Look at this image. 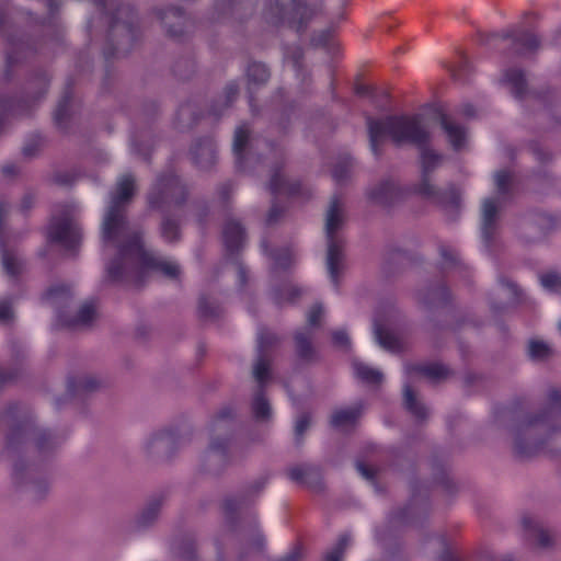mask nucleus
<instances>
[{
	"label": "nucleus",
	"mask_w": 561,
	"mask_h": 561,
	"mask_svg": "<svg viewBox=\"0 0 561 561\" xmlns=\"http://www.w3.org/2000/svg\"><path fill=\"white\" fill-rule=\"evenodd\" d=\"M323 314V307L321 305H314L308 313V324L310 327L318 325Z\"/></svg>",
	"instance_id": "338daca9"
},
{
	"label": "nucleus",
	"mask_w": 561,
	"mask_h": 561,
	"mask_svg": "<svg viewBox=\"0 0 561 561\" xmlns=\"http://www.w3.org/2000/svg\"><path fill=\"white\" fill-rule=\"evenodd\" d=\"M439 124L447 135L448 141L455 150L462 148L466 141V130L463 126L457 124L450 116L439 113Z\"/></svg>",
	"instance_id": "393cba45"
},
{
	"label": "nucleus",
	"mask_w": 561,
	"mask_h": 561,
	"mask_svg": "<svg viewBox=\"0 0 561 561\" xmlns=\"http://www.w3.org/2000/svg\"><path fill=\"white\" fill-rule=\"evenodd\" d=\"M369 145L375 156L380 154V146L386 137L400 147L412 145L423 147L431 141V131L423 122L421 115L387 116L383 119L367 121Z\"/></svg>",
	"instance_id": "20e7f679"
},
{
	"label": "nucleus",
	"mask_w": 561,
	"mask_h": 561,
	"mask_svg": "<svg viewBox=\"0 0 561 561\" xmlns=\"http://www.w3.org/2000/svg\"><path fill=\"white\" fill-rule=\"evenodd\" d=\"M332 37V31L330 28L322 30L311 37V45L313 47L325 46Z\"/></svg>",
	"instance_id": "4d7b16f0"
},
{
	"label": "nucleus",
	"mask_w": 561,
	"mask_h": 561,
	"mask_svg": "<svg viewBox=\"0 0 561 561\" xmlns=\"http://www.w3.org/2000/svg\"><path fill=\"white\" fill-rule=\"evenodd\" d=\"M511 187H512V175L507 172H500L496 175V191L499 194L497 202L493 201V216L497 208H501L511 196Z\"/></svg>",
	"instance_id": "473e14b6"
},
{
	"label": "nucleus",
	"mask_w": 561,
	"mask_h": 561,
	"mask_svg": "<svg viewBox=\"0 0 561 561\" xmlns=\"http://www.w3.org/2000/svg\"><path fill=\"white\" fill-rule=\"evenodd\" d=\"M407 369H408V373L421 374V375L425 376L426 378H428L433 382L440 381L443 379H446L449 376V369L438 363L412 366V367H408Z\"/></svg>",
	"instance_id": "2f4dec72"
},
{
	"label": "nucleus",
	"mask_w": 561,
	"mask_h": 561,
	"mask_svg": "<svg viewBox=\"0 0 561 561\" xmlns=\"http://www.w3.org/2000/svg\"><path fill=\"white\" fill-rule=\"evenodd\" d=\"M14 319V311L11 302L8 300L0 301V322L8 323Z\"/></svg>",
	"instance_id": "680f3d73"
},
{
	"label": "nucleus",
	"mask_w": 561,
	"mask_h": 561,
	"mask_svg": "<svg viewBox=\"0 0 561 561\" xmlns=\"http://www.w3.org/2000/svg\"><path fill=\"white\" fill-rule=\"evenodd\" d=\"M72 294L68 286L57 285L47 293V299L58 310V323L69 330H81L91 325L96 318V309L92 302L83 304L75 316L68 314L65 307L71 301Z\"/></svg>",
	"instance_id": "6e6552de"
},
{
	"label": "nucleus",
	"mask_w": 561,
	"mask_h": 561,
	"mask_svg": "<svg viewBox=\"0 0 561 561\" xmlns=\"http://www.w3.org/2000/svg\"><path fill=\"white\" fill-rule=\"evenodd\" d=\"M75 208L64 206L58 216H54L48 227V240L59 243L67 250H75L81 242V231L73 218Z\"/></svg>",
	"instance_id": "9b49d317"
},
{
	"label": "nucleus",
	"mask_w": 561,
	"mask_h": 561,
	"mask_svg": "<svg viewBox=\"0 0 561 561\" xmlns=\"http://www.w3.org/2000/svg\"><path fill=\"white\" fill-rule=\"evenodd\" d=\"M436 202L444 208L451 219H455L461 205V192L450 186L443 194H439Z\"/></svg>",
	"instance_id": "7c9ffc66"
},
{
	"label": "nucleus",
	"mask_w": 561,
	"mask_h": 561,
	"mask_svg": "<svg viewBox=\"0 0 561 561\" xmlns=\"http://www.w3.org/2000/svg\"><path fill=\"white\" fill-rule=\"evenodd\" d=\"M231 409H222L218 414V420L213 425V437L210 439L209 448L205 455V465L209 470H219L227 460V450L229 437L225 435L221 437V420L231 415Z\"/></svg>",
	"instance_id": "4468645a"
},
{
	"label": "nucleus",
	"mask_w": 561,
	"mask_h": 561,
	"mask_svg": "<svg viewBox=\"0 0 561 561\" xmlns=\"http://www.w3.org/2000/svg\"><path fill=\"white\" fill-rule=\"evenodd\" d=\"M250 134L251 130L245 124L238 126L234 130L232 149L236 156L237 168L239 170L250 169L253 161V157L250 156L248 150L250 146Z\"/></svg>",
	"instance_id": "6ab92c4d"
},
{
	"label": "nucleus",
	"mask_w": 561,
	"mask_h": 561,
	"mask_svg": "<svg viewBox=\"0 0 561 561\" xmlns=\"http://www.w3.org/2000/svg\"><path fill=\"white\" fill-rule=\"evenodd\" d=\"M161 233L162 237L169 242L178 240L180 233L178 222L167 217L163 218L161 224Z\"/></svg>",
	"instance_id": "8fccbe9b"
},
{
	"label": "nucleus",
	"mask_w": 561,
	"mask_h": 561,
	"mask_svg": "<svg viewBox=\"0 0 561 561\" xmlns=\"http://www.w3.org/2000/svg\"><path fill=\"white\" fill-rule=\"evenodd\" d=\"M440 255L443 257V264L445 267H450L458 261L457 253L449 247L442 245L439 248Z\"/></svg>",
	"instance_id": "bf43d9fd"
},
{
	"label": "nucleus",
	"mask_w": 561,
	"mask_h": 561,
	"mask_svg": "<svg viewBox=\"0 0 561 561\" xmlns=\"http://www.w3.org/2000/svg\"><path fill=\"white\" fill-rule=\"evenodd\" d=\"M35 53V48L24 39H12L5 58V75L13 66L27 59Z\"/></svg>",
	"instance_id": "b1692460"
},
{
	"label": "nucleus",
	"mask_w": 561,
	"mask_h": 561,
	"mask_svg": "<svg viewBox=\"0 0 561 561\" xmlns=\"http://www.w3.org/2000/svg\"><path fill=\"white\" fill-rule=\"evenodd\" d=\"M399 318L398 312L390 311L377 316L374 320V334L377 343L390 352H398L402 348L401 341L392 333V329L398 324Z\"/></svg>",
	"instance_id": "dca6fc26"
},
{
	"label": "nucleus",
	"mask_w": 561,
	"mask_h": 561,
	"mask_svg": "<svg viewBox=\"0 0 561 561\" xmlns=\"http://www.w3.org/2000/svg\"><path fill=\"white\" fill-rule=\"evenodd\" d=\"M350 543V537L342 536L337 543L325 554V561H342L344 552Z\"/></svg>",
	"instance_id": "09e8293b"
},
{
	"label": "nucleus",
	"mask_w": 561,
	"mask_h": 561,
	"mask_svg": "<svg viewBox=\"0 0 561 561\" xmlns=\"http://www.w3.org/2000/svg\"><path fill=\"white\" fill-rule=\"evenodd\" d=\"M332 340H333V344L336 347H340L343 350H347L350 347V344H351L350 337H348L347 333L343 330L334 331L332 333Z\"/></svg>",
	"instance_id": "e2e57ef3"
},
{
	"label": "nucleus",
	"mask_w": 561,
	"mask_h": 561,
	"mask_svg": "<svg viewBox=\"0 0 561 561\" xmlns=\"http://www.w3.org/2000/svg\"><path fill=\"white\" fill-rule=\"evenodd\" d=\"M296 352L298 356L305 360H312L316 358V351L311 344V333L297 332L295 334Z\"/></svg>",
	"instance_id": "e433bc0d"
},
{
	"label": "nucleus",
	"mask_w": 561,
	"mask_h": 561,
	"mask_svg": "<svg viewBox=\"0 0 561 561\" xmlns=\"http://www.w3.org/2000/svg\"><path fill=\"white\" fill-rule=\"evenodd\" d=\"M353 367L356 377L364 382L379 385L383 379V375L381 371L371 368L363 363L354 362Z\"/></svg>",
	"instance_id": "58836bf2"
},
{
	"label": "nucleus",
	"mask_w": 561,
	"mask_h": 561,
	"mask_svg": "<svg viewBox=\"0 0 561 561\" xmlns=\"http://www.w3.org/2000/svg\"><path fill=\"white\" fill-rule=\"evenodd\" d=\"M407 191L393 179H383L370 185L366 195L369 202L379 206H391L405 196Z\"/></svg>",
	"instance_id": "a211bd4d"
},
{
	"label": "nucleus",
	"mask_w": 561,
	"mask_h": 561,
	"mask_svg": "<svg viewBox=\"0 0 561 561\" xmlns=\"http://www.w3.org/2000/svg\"><path fill=\"white\" fill-rule=\"evenodd\" d=\"M16 405H10L0 413V425L10 427L4 446V455L12 463V479L16 486L38 484L39 491L47 490V483L39 473V461L34 459L38 454L41 459L48 455L57 445L53 435L48 432L34 434L28 442L32 427L27 423H16Z\"/></svg>",
	"instance_id": "f03ea898"
},
{
	"label": "nucleus",
	"mask_w": 561,
	"mask_h": 561,
	"mask_svg": "<svg viewBox=\"0 0 561 561\" xmlns=\"http://www.w3.org/2000/svg\"><path fill=\"white\" fill-rule=\"evenodd\" d=\"M265 383H260V389L256 391L252 401V412L256 421H267L272 416V408L267 399L264 397L262 387Z\"/></svg>",
	"instance_id": "f704fd0d"
},
{
	"label": "nucleus",
	"mask_w": 561,
	"mask_h": 561,
	"mask_svg": "<svg viewBox=\"0 0 561 561\" xmlns=\"http://www.w3.org/2000/svg\"><path fill=\"white\" fill-rule=\"evenodd\" d=\"M288 477L309 489L320 492L323 490L322 474L318 467L312 465H300L288 469Z\"/></svg>",
	"instance_id": "4be33fe9"
},
{
	"label": "nucleus",
	"mask_w": 561,
	"mask_h": 561,
	"mask_svg": "<svg viewBox=\"0 0 561 561\" xmlns=\"http://www.w3.org/2000/svg\"><path fill=\"white\" fill-rule=\"evenodd\" d=\"M548 410L529 415L519 424L514 439V450L519 457L535 455L540 445L538 438L551 435L561 425V390L548 392Z\"/></svg>",
	"instance_id": "39448f33"
},
{
	"label": "nucleus",
	"mask_w": 561,
	"mask_h": 561,
	"mask_svg": "<svg viewBox=\"0 0 561 561\" xmlns=\"http://www.w3.org/2000/svg\"><path fill=\"white\" fill-rule=\"evenodd\" d=\"M152 12L172 38H182L192 30L191 20L180 7H157Z\"/></svg>",
	"instance_id": "2eb2a0df"
},
{
	"label": "nucleus",
	"mask_w": 561,
	"mask_h": 561,
	"mask_svg": "<svg viewBox=\"0 0 561 561\" xmlns=\"http://www.w3.org/2000/svg\"><path fill=\"white\" fill-rule=\"evenodd\" d=\"M271 71L265 64L253 61L247 68L248 90L250 93L267 83Z\"/></svg>",
	"instance_id": "cd10ccee"
},
{
	"label": "nucleus",
	"mask_w": 561,
	"mask_h": 561,
	"mask_svg": "<svg viewBox=\"0 0 561 561\" xmlns=\"http://www.w3.org/2000/svg\"><path fill=\"white\" fill-rule=\"evenodd\" d=\"M180 445V436L171 428H160L150 433L142 442L144 453L151 458L169 459Z\"/></svg>",
	"instance_id": "f8f14e48"
},
{
	"label": "nucleus",
	"mask_w": 561,
	"mask_h": 561,
	"mask_svg": "<svg viewBox=\"0 0 561 561\" xmlns=\"http://www.w3.org/2000/svg\"><path fill=\"white\" fill-rule=\"evenodd\" d=\"M265 486V479L259 478L250 482L239 494L228 496L222 502L226 528L241 546V558L263 557L265 552V538L259 528L256 517L238 515Z\"/></svg>",
	"instance_id": "7ed1b4c3"
},
{
	"label": "nucleus",
	"mask_w": 561,
	"mask_h": 561,
	"mask_svg": "<svg viewBox=\"0 0 561 561\" xmlns=\"http://www.w3.org/2000/svg\"><path fill=\"white\" fill-rule=\"evenodd\" d=\"M362 404L335 411L331 416V425L337 430L353 426L362 414Z\"/></svg>",
	"instance_id": "c85d7f7f"
},
{
	"label": "nucleus",
	"mask_w": 561,
	"mask_h": 561,
	"mask_svg": "<svg viewBox=\"0 0 561 561\" xmlns=\"http://www.w3.org/2000/svg\"><path fill=\"white\" fill-rule=\"evenodd\" d=\"M346 224V209L339 196H332L324 214V232L327 240L325 265L330 278L337 284L345 268V241L342 230Z\"/></svg>",
	"instance_id": "423d86ee"
},
{
	"label": "nucleus",
	"mask_w": 561,
	"mask_h": 561,
	"mask_svg": "<svg viewBox=\"0 0 561 561\" xmlns=\"http://www.w3.org/2000/svg\"><path fill=\"white\" fill-rule=\"evenodd\" d=\"M274 266L273 268L285 270L290 266L293 261V254L288 249L278 250L273 254Z\"/></svg>",
	"instance_id": "603ef678"
},
{
	"label": "nucleus",
	"mask_w": 561,
	"mask_h": 561,
	"mask_svg": "<svg viewBox=\"0 0 561 561\" xmlns=\"http://www.w3.org/2000/svg\"><path fill=\"white\" fill-rule=\"evenodd\" d=\"M497 296L500 299H507L510 302L515 304L518 301V288L515 284L501 279Z\"/></svg>",
	"instance_id": "49530a36"
},
{
	"label": "nucleus",
	"mask_w": 561,
	"mask_h": 561,
	"mask_svg": "<svg viewBox=\"0 0 561 561\" xmlns=\"http://www.w3.org/2000/svg\"><path fill=\"white\" fill-rule=\"evenodd\" d=\"M69 102V96H64L55 111L54 117L59 126H62L68 117Z\"/></svg>",
	"instance_id": "6e6d98bb"
},
{
	"label": "nucleus",
	"mask_w": 561,
	"mask_h": 561,
	"mask_svg": "<svg viewBox=\"0 0 561 561\" xmlns=\"http://www.w3.org/2000/svg\"><path fill=\"white\" fill-rule=\"evenodd\" d=\"M541 284L543 287L548 288V289H554V290H560L561 288V276L557 275V274H546V275H542L541 278Z\"/></svg>",
	"instance_id": "13d9d810"
},
{
	"label": "nucleus",
	"mask_w": 561,
	"mask_h": 561,
	"mask_svg": "<svg viewBox=\"0 0 561 561\" xmlns=\"http://www.w3.org/2000/svg\"><path fill=\"white\" fill-rule=\"evenodd\" d=\"M104 387V379L94 374H78L68 379V389L76 397L92 394Z\"/></svg>",
	"instance_id": "412c9836"
},
{
	"label": "nucleus",
	"mask_w": 561,
	"mask_h": 561,
	"mask_svg": "<svg viewBox=\"0 0 561 561\" xmlns=\"http://www.w3.org/2000/svg\"><path fill=\"white\" fill-rule=\"evenodd\" d=\"M448 297L445 287H428L419 293V301L425 307H436L446 302Z\"/></svg>",
	"instance_id": "72a5a7b5"
},
{
	"label": "nucleus",
	"mask_w": 561,
	"mask_h": 561,
	"mask_svg": "<svg viewBox=\"0 0 561 561\" xmlns=\"http://www.w3.org/2000/svg\"><path fill=\"white\" fill-rule=\"evenodd\" d=\"M268 190L274 195H295L299 192L298 182H289L279 169L272 171Z\"/></svg>",
	"instance_id": "bb28decb"
},
{
	"label": "nucleus",
	"mask_w": 561,
	"mask_h": 561,
	"mask_svg": "<svg viewBox=\"0 0 561 561\" xmlns=\"http://www.w3.org/2000/svg\"><path fill=\"white\" fill-rule=\"evenodd\" d=\"M524 537L538 551H551L557 546L556 535L536 516L525 514L520 518Z\"/></svg>",
	"instance_id": "ddd939ff"
},
{
	"label": "nucleus",
	"mask_w": 561,
	"mask_h": 561,
	"mask_svg": "<svg viewBox=\"0 0 561 561\" xmlns=\"http://www.w3.org/2000/svg\"><path fill=\"white\" fill-rule=\"evenodd\" d=\"M491 226V199L485 198L482 208V236L485 243H489V229Z\"/></svg>",
	"instance_id": "864d4df0"
},
{
	"label": "nucleus",
	"mask_w": 561,
	"mask_h": 561,
	"mask_svg": "<svg viewBox=\"0 0 561 561\" xmlns=\"http://www.w3.org/2000/svg\"><path fill=\"white\" fill-rule=\"evenodd\" d=\"M353 167L352 159L350 157L343 158L340 162H337L332 171V175L336 182H342L348 179L351 170Z\"/></svg>",
	"instance_id": "de8ad7c7"
},
{
	"label": "nucleus",
	"mask_w": 561,
	"mask_h": 561,
	"mask_svg": "<svg viewBox=\"0 0 561 561\" xmlns=\"http://www.w3.org/2000/svg\"><path fill=\"white\" fill-rule=\"evenodd\" d=\"M505 80L511 84L513 92L517 96L523 95V93L525 91L526 82H525V78H524V75L522 71H519V70L507 71L505 75Z\"/></svg>",
	"instance_id": "a18cd8bd"
},
{
	"label": "nucleus",
	"mask_w": 561,
	"mask_h": 561,
	"mask_svg": "<svg viewBox=\"0 0 561 561\" xmlns=\"http://www.w3.org/2000/svg\"><path fill=\"white\" fill-rule=\"evenodd\" d=\"M311 425V415L309 413H302L296 421L295 424V437L298 445L304 440V434Z\"/></svg>",
	"instance_id": "3c124183"
},
{
	"label": "nucleus",
	"mask_w": 561,
	"mask_h": 561,
	"mask_svg": "<svg viewBox=\"0 0 561 561\" xmlns=\"http://www.w3.org/2000/svg\"><path fill=\"white\" fill-rule=\"evenodd\" d=\"M1 255L2 265L8 275L16 276L22 272L23 262L14 252L1 249Z\"/></svg>",
	"instance_id": "ea45409f"
},
{
	"label": "nucleus",
	"mask_w": 561,
	"mask_h": 561,
	"mask_svg": "<svg viewBox=\"0 0 561 561\" xmlns=\"http://www.w3.org/2000/svg\"><path fill=\"white\" fill-rule=\"evenodd\" d=\"M317 13L318 8L304 0H266L263 14L267 23L287 24L301 32Z\"/></svg>",
	"instance_id": "0eeeda50"
},
{
	"label": "nucleus",
	"mask_w": 561,
	"mask_h": 561,
	"mask_svg": "<svg viewBox=\"0 0 561 561\" xmlns=\"http://www.w3.org/2000/svg\"><path fill=\"white\" fill-rule=\"evenodd\" d=\"M305 550L301 546H295L288 553L275 561H302Z\"/></svg>",
	"instance_id": "69168bd1"
},
{
	"label": "nucleus",
	"mask_w": 561,
	"mask_h": 561,
	"mask_svg": "<svg viewBox=\"0 0 561 561\" xmlns=\"http://www.w3.org/2000/svg\"><path fill=\"white\" fill-rule=\"evenodd\" d=\"M403 405L417 420H424L428 415L427 408L409 385L403 387Z\"/></svg>",
	"instance_id": "c756f323"
},
{
	"label": "nucleus",
	"mask_w": 561,
	"mask_h": 561,
	"mask_svg": "<svg viewBox=\"0 0 561 561\" xmlns=\"http://www.w3.org/2000/svg\"><path fill=\"white\" fill-rule=\"evenodd\" d=\"M192 160L201 170H210L217 160L213 140L206 138L197 141L191 150Z\"/></svg>",
	"instance_id": "5701e85b"
},
{
	"label": "nucleus",
	"mask_w": 561,
	"mask_h": 561,
	"mask_svg": "<svg viewBox=\"0 0 561 561\" xmlns=\"http://www.w3.org/2000/svg\"><path fill=\"white\" fill-rule=\"evenodd\" d=\"M518 44L522 45L518 50L526 53L536 49L539 46V39L535 34L525 33L519 37Z\"/></svg>",
	"instance_id": "5fc2aeb1"
},
{
	"label": "nucleus",
	"mask_w": 561,
	"mask_h": 561,
	"mask_svg": "<svg viewBox=\"0 0 561 561\" xmlns=\"http://www.w3.org/2000/svg\"><path fill=\"white\" fill-rule=\"evenodd\" d=\"M137 191L136 178L123 174L118 178L102 221V243L106 252L115 250V256L106 266L107 277L113 282L141 285L145 276L152 272L176 279L180 265L159 254L147 251L140 233L130 228L126 211Z\"/></svg>",
	"instance_id": "f257e3e1"
},
{
	"label": "nucleus",
	"mask_w": 561,
	"mask_h": 561,
	"mask_svg": "<svg viewBox=\"0 0 561 561\" xmlns=\"http://www.w3.org/2000/svg\"><path fill=\"white\" fill-rule=\"evenodd\" d=\"M193 114V108L191 105H183L180 107L178 112V123L182 128L191 127L192 122L188 121V117Z\"/></svg>",
	"instance_id": "052dcab7"
},
{
	"label": "nucleus",
	"mask_w": 561,
	"mask_h": 561,
	"mask_svg": "<svg viewBox=\"0 0 561 561\" xmlns=\"http://www.w3.org/2000/svg\"><path fill=\"white\" fill-rule=\"evenodd\" d=\"M222 236L225 245L230 252L239 250L245 241L244 228L234 219H228L225 222Z\"/></svg>",
	"instance_id": "a878e982"
},
{
	"label": "nucleus",
	"mask_w": 561,
	"mask_h": 561,
	"mask_svg": "<svg viewBox=\"0 0 561 561\" xmlns=\"http://www.w3.org/2000/svg\"><path fill=\"white\" fill-rule=\"evenodd\" d=\"M529 356L535 360H545L552 355V348L539 340H531L528 344Z\"/></svg>",
	"instance_id": "a19ab883"
},
{
	"label": "nucleus",
	"mask_w": 561,
	"mask_h": 561,
	"mask_svg": "<svg viewBox=\"0 0 561 561\" xmlns=\"http://www.w3.org/2000/svg\"><path fill=\"white\" fill-rule=\"evenodd\" d=\"M415 192L421 196L436 201L439 194L436 187L431 183L430 174L421 173V181L415 186Z\"/></svg>",
	"instance_id": "c03bdc74"
},
{
	"label": "nucleus",
	"mask_w": 561,
	"mask_h": 561,
	"mask_svg": "<svg viewBox=\"0 0 561 561\" xmlns=\"http://www.w3.org/2000/svg\"><path fill=\"white\" fill-rule=\"evenodd\" d=\"M164 497L154 495L150 497L134 518V527L137 530H145L154 526L160 517Z\"/></svg>",
	"instance_id": "aec40b11"
},
{
	"label": "nucleus",
	"mask_w": 561,
	"mask_h": 561,
	"mask_svg": "<svg viewBox=\"0 0 561 561\" xmlns=\"http://www.w3.org/2000/svg\"><path fill=\"white\" fill-rule=\"evenodd\" d=\"M195 71V62L192 57L179 58L173 65V72L180 79H188Z\"/></svg>",
	"instance_id": "79ce46f5"
},
{
	"label": "nucleus",
	"mask_w": 561,
	"mask_h": 561,
	"mask_svg": "<svg viewBox=\"0 0 561 561\" xmlns=\"http://www.w3.org/2000/svg\"><path fill=\"white\" fill-rule=\"evenodd\" d=\"M239 94V87L234 82L226 85L222 96H220L211 106L210 112L215 116L222 114L224 110L228 108Z\"/></svg>",
	"instance_id": "c9c22d12"
},
{
	"label": "nucleus",
	"mask_w": 561,
	"mask_h": 561,
	"mask_svg": "<svg viewBox=\"0 0 561 561\" xmlns=\"http://www.w3.org/2000/svg\"><path fill=\"white\" fill-rule=\"evenodd\" d=\"M279 343V337L273 333L267 331L266 329H261L257 334V355L256 360L252 368L253 378L263 383L267 380L270 376V358L267 356V351Z\"/></svg>",
	"instance_id": "f3484780"
},
{
	"label": "nucleus",
	"mask_w": 561,
	"mask_h": 561,
	"mask_svg": "<svg viewBox=\"0 0 561 561\" xmlns=\"http://www.w3.org/2000/svg\"><path fill=\"white\" fill-rule=\"evenodd\" d=\"M187 196L185 185L172 172L168 171L157 176L147 195V203L151 209L163 210L172 206H181Z\"/></svg>",
	"instance_id": "1a4fd4ad"
},
{
	"label": "nucleus",
	"mask_w": 561,
	"mask_h": 561,
	"mask_svg": "<svg viewBox=\"0 0 561 561\" xmlns=\"http://www.w3.org/2000/svg\"><path fill=\"white\" fill-rule=\"evenodd\" d=\"M137 15L128 4H118L111 16L108 41L114 45L113 55H125L136 37Z\"/></svg>",
	"instance_id": "9d476101"
},
{
	"label": "nucleus",
	"mask_w": 561,
	"mask_h": 561,
	"mask_svg": "<svg viewBox=\"0 0 561 561\" xmlns=\"http://www.w3.org/2000/svg\"><path fill=\"white\" fill-rule=\"evenodd\" d=\"M199 317L205 320H213L221 314V308L207 298H201L198 305Z\"/></svg>",
	"instance_id": "37998d69"
},
{
	"label": "nucleus",
	"mask_w": 561,
	"mask_h": 561,
	"mask_svg": "<svg viewBox=\"0 0 561 561\" xmlns=\"http://www.w3.org/2000/svg\"><path fill=\"white\" fill-rule=\"evenodd\" d=\"M356 468L358 472L367 480H373L375 477V470L363 462H357Z\"/></svg>",
	"instance_id": "774afa93"
},
{
	"label": "nucleus",
	"mask_w": 561,
	"mask_h": 561,
	"mask_svg": "<svg viewBox=\"0 0 561 561\" xmlns=\"http://www.w3.org/2000/svg\"><path fill=\"white\" fill-rule=\"evenodd\" d=\"M283 216H284V209L280 208L278 205L273 204L271 209L268 210L266 219H265L266 225L273 226V225L277 224L280 220V218H283Z\"/></svg>",
	"instance_id": "0e129e2a"
},
{
	"label": "nucleus",
	"mask_w": 561,
	"mask_h": 561,
	"mask_svg": "<svg viewBox=\"0 0 561 561\" xmlns=\"http://www.w3.org/2000/svg\"><path fill=\"white\" fill-rule=\"evenodd\" d=\"M419 148L421 150V170L424 174H430L440 164L442 156L427 145Z\"/></svg>",
	"instance_id": "4c0bfd02"
}]
</instances>
